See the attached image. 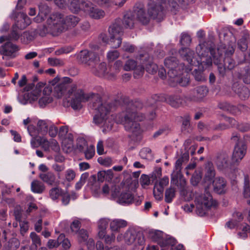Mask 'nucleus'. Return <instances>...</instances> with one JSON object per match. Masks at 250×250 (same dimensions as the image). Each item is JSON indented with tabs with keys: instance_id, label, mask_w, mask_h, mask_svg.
Segmentation results:
<instances>
[{
	"instance_id": "1",
	"label": "nucleus",
	"mask_w": 250,
	"mask_h": 250,
	"mask_svg": "<svg viewBox=\"0 0 250 250\" xmlns=\"http://www.w3.org/2000/svg\"><path fill=\"white\" fill-rule=\"evenodd\" d=\"M86 99L83 102L91 100L93 108L95 111L93 118L95 124L103 127V131L106 132L112 128L114 121L111 112L114 108L113 105L109 102H104L98 94L90 93L85 94Z\"/></svg>"
},
{
	"instance_id": "2",
	"label": "nucleus",
	"mask_w": 250,
	"mask_h": 250,
	"mask_svg": "<svg viewBox=\"0 0 250 250\" xmlns=\"http://www.w3.org/2000/svg\"><path fill=\"white\" fill-rule=\"evenodd\" d=\"M200 60L195 58L194 53L188 48H182L179 53L184 59L191 65L198 66L199 70L194 69L193 75L197 81H203L205 77L202 69H206L212 65V60L210 57H208V50L205 47V44H199L196 48Z\"/></svg>"
},
{
	"instance_id": "3",
	"label": "nucleus",
	"mask_w": 250,
	"mask_h": 250,
	"mask_svg": "<svg viewBox=\"0 0 250 250\" xmlns=\"http://www.w3.org/2000/svg\"><path fill=\"white\" fill-rule=\"evenodd\" d=\"M142 107V104L139 101L129 102L126 107L125 112L118 115L115 120L117 124H123L126 130L131 132L134 136H138L142 133V129L139 121H142L144 115L138 112Z\"/></svg>"
},
{
	"instance_id": "4",
	"label": "nucleus",
	"mask_w": 250,
	"mask_h": 250,
	"mask_svg": "<svg viewBox=\"0 0 250 250\" xmlns=\"http://www.w3.org/2000/svg\"><path fill=\"white\" fill-rule=\"evenodd\" d=\"M53 93L58 98H63L67 100L72 97L70 105L74 109L81 107V103L86 98L82 89L78 88L76 84L72 83L68 77H63L53 88Z\"/></svg>"
},
{
	"instance_id": "5",
	"label": "nucleus",
	"mask_w": 250,
	"mask_h": 250,
	"mask_svg": "<svg viewBox=\"0 0 250 250\" xmlns=\"http://www.w3.org/2000/svg\"><path fill=\"white\" fill-rule=\"evenodd\" d=\"M234 47V44L231 42L228 45H220L217 49V53L214 49H209L213 62L218 66V71L222 75L225 74L226 69L231 70L235 65V61L231 58Z\"/></svg>"
},
{
	"instance_id": "6",
	"label": "nucleus",
	"mask_w": 250,
	"mask_h": 250,
	"mask_svg": "<svg viewBox=\"0 0 250 250\" xmlns=\"http://www.w3.org/2000/svg\"><path fill=\"white\" fill-rule=\"evenodd\" d=\"M164 63L168 69V81L171 86H175L179 84L181 86H185L188 84L189 77L188 75L183 77L181 76L184 67L183 63L178 64L177 60L174 57L167 58Z\"/></svg>"
},
{
	"instance_id": "7",
	"label": "nucleus",
	"mask_w": 250,
	"mask_h": 250,
	"mask_svg": "<svg viewBox=\"0 0 250 250\" xmlns=\"http://www.w3.org/2000/svg\"><path fill=\"white\" fill-rule=\"evenodd\" d=\"M40 86V84H37L32 91L28 93L27 97L30 103L39 99L40 106L43 107L53 101V98L51 95L52 89L49 86H46L42 91Z\"/></svg>"
},
{
	"instance_id": "8",
	"label": "nucleus",
	"mask_w": 250,
	"mask_h": 250,
	"mask_svg": "<svg viewBox=\"0 0 250 250\" xmlns=\"http://www.w3.org/2000/svg\"><path fill=\"white\" fill-rule=\"evenodd\" d=\"M195 203L196 213L201 216H204L211 208L217 205L216 202L213 200L208 192H206L204 194L197 195L195 199Z\"/></svg>"
},
{
	"instance_id": "9",
	"label": "nucleus",
	"mask_w": 250,
	"mask_h": 250,
	"mask_svg": "<svg viewBox=\"0 0 250 250\" xmlns=\"http://www.w3.org/2000/svg\"><path fill=\"white\" fill-rule=\"evenodd\" d=\"M46 31L57 36L64 31V15L56 13L50 16L46 21Z\"/></svg>"
},
{
	"instance_id": "10",
	"label": "nucleus",
	"mask_w": 250,
	"mask_h": 250,
	"mask_svg": "<svg viewBox=\"0 0 250 250\" xmlns=\"http://www.w3.org/2000/svg\"><path fill=\"white\" fill-rule=\"evenodd\" d=\"M124 240L127 245H142L145 243V239L142 234L134 228H129L124 234L119 233L117 236L119 242Z\"/></svg>"
},
{
	"instance_id": "11",
	"label": "nucleus",
	"mask_w": 250,
	"mask_h": 250,
	"mask_svg": "<svg viewBox=\"0 0 250 250\" xmlns=\"http://www.w3.org/2000/svg\"><path fill=\"white\" fill-rule=\"evenodd\" d=\"M121 21L116 19L109 26L108 32L110 36V42L113 48L119 47L122 43L121 36L123 34V28L121 26Z\"/></svg>"
},
{
	"instance_id": "12",
	"label": "nucleus",
	"mask_w": 250,
	"mask_h": 250,
	"mask_svg": "<svg viewBox=\"0 0 250 250\" xmlns=\"http://www.w3.org/2000/svg\"><path fill=\"white\" fill-rule=\"evenodd\" d=\"M88 1L85 0H55V4L60 8H63L68 6L73 13H77L80 11L84 12L85 5Z\"/></svg>"
},
{
	"instance_id": "13",
	"label": "nucleus",
	"mask_w": 250,
	"mask_h": 250,
	"mask_svg": "<svg viewBox=\"0 0 250 250\" xmlns=\"http://www.w3.org/2000/svg\"><path fill=\"white\" fill-rule=\"evenodd\" d=\"M78 61L90 68L93 67L99 61L98 53L94 51L84 50L76 55Z\"/></svg>"
},
{
	"instance_id": "14",
	"label": "nucleus",
	"mask_w": 250,
	"mask_h": 250,
	"mask_svg": "<svg viewBox=\"0 0 250 250\" xmlns=\"http://www.w3.org/2000/svg\"><path fill=\"white\" fill-rule=\"evenodd\" d=\"M119 187H115L112 189L111 196L117 199V202L122 205H128L132 204L133 201V196L129 190L120 192Z\"/></svg>"
},
{
	"instance_id": "15",
	"label": "nucleus",
	"mask_w": 250,
	"mask_h": 250,
	"mask_svg": "<svg viewBox=\"0 0 250 250\" xmlns=\"http://www.w3.org/2000/svg\"><path fill=\"white\" fill-rule=\"evenodd\" d=\"M50 121L47 120H40L37 124V127L33 125H29L27 127V130L31 136L42 135L44 136L48 133V128Z\"/></svg>"
},
{
	"instance_id": "16",
	"label": "nucleus",
	"mask_w": 250,
	"mask_h": 250,
	"mask_svg": "<svg viewBox=\"0 0 250 250\" xmlns=\"http://www.w3.org/2000/svg\"><path fill=\"white\" fill-rule=\"evenodd\" d=\"M232 162L229 161V156L224 153L219 154L215 160L217 168L224 172H231L233 169Z\"/></svg>"
},
{
	"instance_id": "17",
	"label": "nucleus",
	"mask_w": 250,
	"mask_h": 250,
	"mask_svg": "<svg viewBox=\"0 0 250 250\" xmlns=\"http://www.w3.org/2000/svg\"><path fill=\"white\" fill-rule=\"evenodd\" d=\"M247 146L243 142H238L235 146L231 160L233 163L239 164L246 154Z\"/></svg>"
},
{
	"instance_id": "18",
	"label": "nucleus",
	"mask_w": 250,
	"mask_h": 250,
	"mask_svg": "<svg viewBox=\"0 0 250 250\" xmlns=\"http://www.w3.org/2000/svg\"><path fill=\"white\" fill-rule=\"evenodd\" d=\"M19 50V48L17 45L11 42H7L1 47L0 53L3 56V59L5 58L13 59L16 57Z\"/></svg>"
},
{
	"instance_id": "19",
	"label": "nucleus",
	"mask_w": 250,
	"mask_h": 250,
	"mask_svg": "<svg viewBox=\"0 0 250 250\" xmlns=\"http://www.w3.org/2000/svg\"><path fill=\"white\" fill-rule=\"evenodd\" d=\"M38 143L46 152H49L50 148L55 152H58L60 150L59 144L55 139L48 140L45 137L40 136Z\"/></svg>"
},
{
	"instance_id": "20",
	"label": "nucleus",
	"mask_w": 250,
	"mask_h": 250,
	"mask_svg": "<svg viewBox=\"0 0 250 250\" xmlns=\"http://www.w3.org/2000/svg\"><path fill=\"white\" fill-rule=\"evenodd\" d=\"M140 62L141 63V66L144 68L145 67L146 71L149 73H156L158 69L157 65L152 62V58L147 54L140 55Z\"/></svg>"
},
{
	"instance_id": "21",
	"label": "nucleus",
	"mask_w": 250,
	"mask_h": 250,
	"mask_svg": "<svg viewBox=\"0 0 250 250\" xmlns=\"http://www.w3.org/2000/svg\"><path fill=\"white\" fill-rule=\"evenodd\" d=\"M85 5L84 12L90 17L94 19H100L105 16L104 12L95 6L91 2H88Z\"/></svg>"
},
{
	"instance_id": "22",
	"label": "nucleus",
	"mask_w": 250,
	"mask_h": 250,
	"mask_svg": "<svg viewBox=\"0 0 250 250\" xmlns=\"http://www.w3.org/2000/svg\"><path fill=\"white\" fill-rule=\"evenodd\" d=\"M125 71H130L134 69V76L135 78H139L143 75L144 72V68L141 65H137L136 62L133 60H128L124 66Z\"/></svg>"
},
{
	"instance_id": "23",
	"label": "nucleus",
	"mask_w": 250,
	"mask_h": 250,
	"mask_svg": "<svg viewBox=\"0 0 250 250\" xmlns=\"http://www.w3.org/2000/svg\"><path fill=\"white\" fill-rule=\"evenodd\" d=\"M194 95L192 97L189 96L188 98L193 101H200L202 100L208 93L206 86H200L197 87L193 91Z\"/></svg>"
},
{
	"instance_id": "24",
	"label": "nucleus",
	"mask_w": 250,
	"mask_h": 250,
	"mask_svg": "<svg viewBox=\"0 0 250 250\" xmlns=\"http://www.w3.org/2000/svg\"><path fill=\"white\" fill-rule=\"evenodd\" d=\"M188 160V155L187 153H184L182 156L179 158L175 162L174 169L171 174L172 181H174L173 178L180 176L181 173L182 165L184 161ZM175 181H174L175 182Z\"/></svg>"
},
{
	"instance_id": "25",
	"label": "nucleus",
	"mask_w": 250,
	"mask_h": 250,
	"mask_svg": "<svg viewBox=\"0 0 250 250\" xmlns=\"http://www.w3.org/2000/svg\"><path fill=\"white\" fill-rule=\"evenodd\" d=\"M127 226V222L122 219H114L110 220L109 227L112 232H118L120 229Z\"/></svg>"
},
{
	"instance_id": "26",
	"label": "nucleus",
	"mask_w": 250,
	"mask_h": 250,
	"mask_svg": "<svg viewBox=\"0 0 250 250\" xmlns=\"http://www.w3.org/2000/svg\"><path fill=\"white\" fill-rule=\"evenodd\" d=\"M121 21V26L123 29L125 28H132L136 22V19L134 17V15L131 12L125 14L123 18V20L119 19Z\"/></svg>"
},
{
	"instance_id": "27",
	"label": "nucleus",
	"mask_w": 250,
	"mask_h": 250,
	"mask_svg": "<svg viewBox=\"0 0 250 250\" xmlns=\"http://www.w3.org/2000/svg\"><path fill=\"white\" fill-rule=\"evenodd\" d=\"M91 71L96 75L99 77L107 78V71L106 63L104 62L100 63V61L93 67L90 68Z\"/></svg>"
},
{
	"instance_id": "28",
	"label": "nucleus",
	"mask_w": 250,
	"mask_h": 250,
	"mask_svg": "<svg viewBox=\"0 0 250 250\" xmlns=\"http://www.w3.org/2000/svg\"><path fill=\"white\" fill-rule=\"evenodd\" d=\"M232 89L242 100H245L249 97V89L246 87L242 86L238 83H234L233 84Z\"/></svg>"
},
{
	"instance_id": "29",
	"label": "nucleus",
	"mask_w": 250,
	"mask_h": 250,
	"mask_svg": "<svg viewBox=\"0 0 250 250\" xmlns=\"http://www.w3.org/2000/svg\"><path fill=\"white\" fill-rule=\"evenodd\" d=\"M79 17L73 15L64 16V30L75 27L80 21Z\"/></svg>"
},
{
	"instance_id": "30",
	"label": "nucleus",
	"mask_w": 250,
	"mask_h": 250,
	"mask_svg": "<svg viewBox=\"0 0 250 250\" xmlns=\"http://www.w3.org/2000/svg\"><path fill=\"white\" fill-rule=\"evenodd\" d=\"M18 16L20 17V20L17 21L15 26L17 27L18 29L22 30L30 24L31 20L28 16L23 13H20Z\"/></svg>"
},
{
	"instance_id": "31",
	"label": "nucleus",
	"mask_w": 250,
	"mask_h": 250,
	"mask_svg": "<svg viewBox=\"0 0 250 250\" xmlns=\"http://www.w3.org/2000/svg\"><path fill=\"white\" fill-rule=\"evenodd\" d=\"M214 190L218 194L225 192L226 188V181L223 178H216L212 182Z\"/></svg>"
},
{
	"instance_id": "32",
	"label": "nucleus",
	"mask_w": 250,
	"mask_h": 250,
	"mask_svg": "<svg viewBox=\"0 0 250 250\" xmlns=\"http://www.w3.org/2000/svg\"><path fill=\"white\" fill-rule=\"evenodd\" d=\"M50 9L46 4H42L39 6V12L38 16L34 18L37 22H41L43 21L46 16L50 13Z\"/></svg>"
},
{
	"instance_id": "33",
	"label": "nucleus",
	"mask_w": 250,
	"mask_h": 250,
	"mask_svg": "<svg viewBox=\"0 0 250 250\" xmlns=\"http://www.w3.org/2000/svg\"><path fill=\"white\" fill-rule=\"evenodd\" d=\"M133 15L134 17H136L135 19H137L143 24H146L149 21V16L148 13L146 14L143 8H140L137 11H135Z\"/></svg>"
},
{
	"instance_id": "34",
	"label": "nucleus",
	"mask_w": 250,
	"mask_h": 250,
	"mask_svg": "<svg viewBox=\"0 0 250 250\" xmlns=\"http://www.w3.org/2000/svg\"><path fill=\"white\" fill-rule=\"evenodd\" d=\"M205 171V180L211 181L215 176V171L212 163L208 162L206 164Z\"/></svg>"
},
{
	"instance_id": "35",
	"label": "nucleus",
	"mask_w": 250,
	"mask_h": 250,
	"mask_svg": "<svg viewBox=\"0 0 250 250\" xmlns=\"http://www.w3.org/2000/svg\"><path fill=\"white\" fill-rule=\"evenodd\" d=\"M174 181H172V177L171 176V184L177 185L181 190L183 191V194H185L184 190L185 189L187 182L185 178L183 177L182 174H180V176H175L173 178Z\"/></svg>"
},
{
	"instance_id": "36",
	"label": "nucleus",
	"mask_w": 250,
	"mask_h": 250,
	"mask_svg": "<svg viewBox=\"0 0 250 250\" xmlns=\"http://www.w3.org/2000/svg\"><path fill=\"white\" fill-rule=\"evenodd\" d=\"M40 178L44 182L50 185H52L56 181V176L51 171L40 174Z\"/></svg>"
},
{
	"instance_id": "37",
	"label": "nucleus",
	"mask_w": 250,
	"mask_h": 250,
	"mask_svg": "<svg viewBox=\"0 0 250 250\" xmlns=\"http://www.w3.org/2000/svg\"><path fill=\"white\" fill-rule=\"evenodd\" d=\"M148 235L153 241L157 242L160 244L161 241L164 239L165 234L160 230H151L149 231Z\"/></svg>"
},
{
	"instance_id": "38",
	"label": "nucleus",
	"mask_w": 250,
	"mask_h": 250,
	"mask_svg": "<svg viewBox=\"0 0 250 250\" xmlns=\"http://www.w3.org/2000/svg\"><path fill=\"white\" fill-rule=\"evenodd\" d=\"M167 102L174 107H179L182 104V100L178 95H171L166 99Z\"/></svg>"
},
{
	"instance_id": "39",
	"label": "nucleus",
	"mask_w": 250,
	"mask_h": 250,
	"mask_svg": "<svg viewBox=\"0 0 250 250\" xmlns=\"http://www.w3.org/2000/svg\"><path fill=\"white\" fill-rule=\"evenodd\" d=\"M176 242V240L174 238L167 236L165 234L164 239L161 241L160 245L163 247L169 248L170 247V250H172Z\"/></svg>"
},
{
	"instance_id": "40",
	"label": "nucleus",
	"mask_w": 250,
	"mask_h": 250,
	"mask_svg": "<svg viewBox=\"0 0 250 250\" xmlns=\"http://www.w3.org/2000/svg\"><path fill=\"white\" fill-rule=\"evenodd\" d=\"M31 188L33 192L41 193L44 189V186L41 182L34 180L31 183Z\"/></svg>"
},
{
	"instance_id": "41",
	"label": "nucleus",
	"mask_w": 250,
	"mask_h": 250,
	"mask_svg": "<svg viewBox=\"0 0 250 250\" xmlns=\"http://www.w3.org/2000/svg\"><path fill=\"white\" fill-rule=\"evenodd\" d=\"M175 188H169L165 191V201L167 203H171L175 196Z\"/></svg>"
},
{
	"instance_id": "42",
	"label": "nucleus",
	"mask_w": 250,
	"mask_h": 250,
	"mask_svg": "<svg viewBox=\"0 0 250 250\" xmlns=\"http://www.w3.org/2000/svg\"><path fill=\"white\" fill-rule=\"evenodd\" d=\"M62 193V191L61 188L57 187L53 188L49 191V196L52 200L56 201L61 196Z\"/></svg>"
},
{
	"instance_id": "43",
	"label": "nucleus",
	"mask_w": 250,
	"mask_h": 250,
	"mask_svg": "<svg viewBox=\"0 0 250 250\" xmlns=\"http://www.w3.org/2000/svg\"><path fill=\"white\" fill-rule=\"evenodd\" d=\"M59 245L62 244V247L65 250H68L71 246V244L69 240L67 238H65V235L63 234H61L58 237Z\"/></svg>"
},
{
	"instance_id": "44",
	"label": "nucleus",
	"mask_w": 250,
	"mask_h": 250,
	"mask_svg": "<svg viewBox=\"0 0 250 250\" xmlns=\"http://www.w3.org/2000/svg\"><path fill=\"white\" fill-rule=\"evenodd\" d=\"M244 196L245 198L250 197V180L247 175L244 176Z\"/></svg>"
},
{
	"instance_id": "45",
	"label": "nucleus",
	"mask_w": 250,
	"mask_h": 250,
	"mask_svg": "<svg viewBox=\"0 0 250 250\" xmlns=\"http://www.w3.org/2000/svg\"><path fill=\"white\" fill-rule=\"evenodd\" d=\"M84 154L85 157L86 159H91L95 154V147L94 146H87L84 150L83 152Z\"/></svg>"
},
{
	"instance_id": "46",
	"label": "nucleus",
	"mask_w": 250,
	"mask_h": 250,
	"mask_svg": "<svg viewBox=\"0 0 250 250\" xmlns=\"http://www.w3.org/2000/svg\"><path fill=\"white\" fill-rule=\"evenodd\" d=\"M48 64L52 66H62L64 65L62 60L56 58H49L47 60Z\"/></svg>"
},
{
	"instance_id": "47",
	"label": "nucleus",
	"mask_w": 250,
	"mask_h": 250,
	"mask_svg": "<svg viewBox=\"0 0 250 250\" xmlns=\"http://www.w3.org/2000/svg\"><path fill=\"white\" fill-rule=\"evenodd\" d=\"M62 139H63V144L64 145L67 144L68 145V148H69L72 147L74 140V137L72 134L70 133H68Z\"/></svg>"
},
{
	"instance_id": "48",
	"label": "nucleus",
	"mask_w": 250,
	"mask_h": 250,
	"mask_svg": "<svg viewBox=\"0 0 250 250\" xmlns=\"http://www.w3.org/2000/svg\"><path fill=\"white\" fill-rule=\"evenodd\" d=\"M139 155L143 159H150L152 157L151 150L149 148L144 147L140 150Z\"/></svg>"
},
{
	"instance_id": "49",
	"label": "nucleus",
	"mask_w": 250,
	"mask_h": 250,
	"mask_svg": "<svg viewBox=\"0 0 250 250\" xmlns=\"http://www.w3.org/2000/svg\"><path fill=\"white\" fill-rule=\"evenodd\" d=\"M98 163L105 167H110L113 164V161L110 157H107L105 158L100 157L98 159Z\"/></svg>"
},
{
	"instance_id": "50",
	"label": "nucleus",
	"mask_w": 250,
	"mask_h": 250,
	"mask_svg": "<svg viewBox=\"0 0 250 250\" xmlns=\"http://www.w3.org/2000/svg\"><path fill=\"white\" fill-rule=\"evenodd\" d=\"M32 239V244L35 245L36 249L41 244V241L40 237L34 232H32L30 235Z\"/></svg>"
},
{
	"instance_id": "51",
	"label": "nucleus",
	"mask_w": 250,
	"mask_h": 250,
	"mask_svg": "<svg viewBox=\"0 0 250 250\" xmlns=\"http://www.w3.org/2000/svg\"><path fill=\"white\" fill-rule=\"evenodd\" d=\"M76 176L75 171L71 168L67 169L65 172V178L68 182L73 181Z\"/></svg>"
},
{
	"instance_id": "52",
	"label": "nucleus",
	"mask_w": 250,
	"mask_h": 250,
	"mask_svg": "<svg viewBox=\"0 0 250 250\" xmlns=\"http://www.w3.org/2000/svg\"><path fill=\"white\" fill-rule=\"evenodd\" d=\"M114 66L110 67L107 71V79H113L115 78L116 75L119 73L120 70L116 71Z\"/></svg>"
},
{
	"instance_id": "53",
	"label": "nucleus",
	"mask_w": 250,
	"mask_h": 250,
	"mask_svg": "<svg viewBox=\"0 0 250 250\" xmlns=\"http://www.w3.org/2000/svg\"><path fill=\"white\" fill-rule=\"evenodd\" d=\"M219 107L224 110L230 111L233 112V111L236 107L234 106L230 105L228 103H222L219 104Z\"/></svg>"
},
{
	"instance_id": "54",
	"label": "nucleus",
	"mask_w": 250,
	"mask_h": 250,
	"mask_svg": "<svg viewBox=\"0 0 250 250\" xmlns=\"http://www.w3.org/2000/svg\"><path fill=\"white\" fill-rule=\"evenodd\" d=\"M191 39L190 37L187 33H183L181 35L180 42L183 45H186L190 43Z\"/></svg>"
},
{
	"instance_id": "55",
	"label": "nucleus",
	"mask_w": 250,
	"mask_h": 250,
	"mask_svg": "<svg viewBox=\"0 0 250 250\" xmlns=\"http://www.w3.org/2000/svg\"><path fill=\"white\" fill-rule=\"evenodd\" d=\"M48 133L50 137H55L58 133L57 127L55 126L51 122L49 127L48 128Z\"/></svg>"
},
{
	"instance_id": "56",
	"label": "nucleus",
	"mask_w": 250,
	"mask_h": 250,
	"mask_svg": "<svg viewBox=\"0 0 250 250\" xmlns=\"http://www.w3.org/2000/svg\"><path fill=\"white\" fill-rule=\"evenodd\" d=\"M81 224L80 221L78 219L74 220L70 226L72 231L75 233L78 232L81 227Z\"/></svg>"
},
{
	"instance_id": "57",
	"label": "nucleus",
	"mask_w": 250,
	"mask_h": 250,
	"mask_svg": "<svg viewBox=\"0 0 250 250\" xmlns=\"http://www.w3.org/2000/svg\"><path fill=\"white\" fill-rule=\"evenodd\" d=\"M77 233H78L79 239L81 242H84L87 240L88 234L86 230L82 229L79 230Z\"/></svg>"
},
{
	"instance_id": "58",
	"label": "nucleus",
	"mask_w": 250,
	"mask_h": 250,
	"mask_svg": "<svg viewBox=\"0 0 250 250\" xmlns=\"http://www.w3.org/2000/svg\"><path fill=\"white\" fill-rule=\"evenodd\" d=\"M119 53L117 50H112L109 51L107 54V57L109 61H113L118 58Z\"/></svg>"
},
{
	"instance_id": "59",
	"label": "nucleus",
	"mask_w": 250,
	"mask_h": 250,
	"mask_svg": "<svg viewBox=\"0 0 250 250\" xmlns=\"http://www.w3.org/2000/svg\"><path fill=\"white\" fill-rule=\"evenodd\" d=\"M109 220L107 218H102L98 222V229H106Z\"/></svg>"
},
{
	"instance_id": "60",
	"label": "nucleus",
	"mask_w": 250,
	"mask_h": 250,
	"mask_svg": "<svg viewBox=\"0 0 250 250\" xmlns=\"http://www.w3.org/2000/svg\"><path fill=\"white\" fill-rule=\"evenodd\" d=\"M140 184L143 188H145L150 184L149 177L145 174H143L140 178Z\"/></svg>"
},
{
	"instance_id": "61",
	"label": "nucleus",
	"mask_w": 250,
	"mask_h": 250,
	"mask_svg": "<svg viewBox=\"0 0 250 250\" xmlns=\"http://www.w3.org/2000/svg\"><path fill=\"white\" fill-rule=\"evenodd\" d=\"M61 196L62 204L64 206L67 205L69 203L70 199V194L67 192H62Z\"/></svg>"
},
{
	"instance_id": "62",
	"label": "nucleus",
	"mask_w": 250,
	"mask_h": 250,
	"mask_svg": "<svg viewBox=\"0 0 250 250\" xmlns=\"http://www.w3.org/2000/svg\"><path fill=\"white\" fill-rule=\"evenodd\" d=\"M238 46L242 51H245L248 48L247 41L245 38L241 39L238 42Z\"/></svg>"
},
{
	"instance_id": "63",
	"label": "nucleus",
	"mask_w": 250,
	"mask_h": 250,
	"mask_svg": "<svg viewBox=\"0 0 250 250\" xmlns=\"http://www.w3.org/2000/svg\"><path fill=\"white\" fill-rule=\"evenodd\" d=\"M224 119L227 125H229V127L233 126H236L237 127L238 125L236 124L237 122L233 118L225 117Z\"/></svg>"
},
{
	"instance_id": "64",
	"label": "nucleus",
	"mask_w": 250,
	"mask_h": 250,
	"mask_svg": "<svg viewBox=\"0 0 250 250\" xmlns=\"http://www.w3.org/2000/svg\"><path fill=\"white\" fill-rule=\"evenodd\" d=\"M33 37L28 32H24L21 37V42L25 43H27L28 41H31Z\"/></svg>"
}]
</instances>
